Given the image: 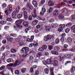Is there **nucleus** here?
Instances as JSON below:
<instances>
[{
	"instance_id": "aec40b11",
	"label": "nucleus",
	"mask_w": 75,
	"mask_h": 75,
	"mask_svg": "<svg viewBox=\"0 0 75 75\" xmlns=\"http://www.w3.org/2000/svg\"><path fill=\"white\" fill-rule=\"evenodd\" d=\"M20 6H18L16 7V13H19V11H20Z\"/></svg>"
},
{
	"instance_id": "412c9836",
	"label": "nucleus",
	"mask_w": 75,
	"mask_h": 75,
	"mask_svg": "<svg viewBox=\"0 0 75 75\" xmlns=\"http://www.w3.org/2000/svg\"><path fill=\"white\" fill-rule=\"evenodd\" d=\"M44 72L45 74H48L49 73V69L48 68H45L44 69Z\"/></svg>"
},
{
	"instance_id": "c03bdc74",
	"label": "nucleus",
	"mask_w": 75,
	"mask_h": 75,
	"mask_svg": "<svg viewBox=\"0 0 75 75\" xmlns=\"http://www.w3.org/2000/svg\"><path fill=\"white\" fill-rule=\"evenodd\" d=\"M53 49V46H52L50 45L49 46V50H52Z\"/></svg>"
},
{
	"instance_id": "7c9ffc66",
	"label": "nucleus",
	"mask_w": 75,
	"mask_h": 75,
	"mask_svg": "<svg viewBox=\"0 0 75 75\" xmlns=\"http://www.w3.org/2000/svg\"><path fill=\"white\" fill-rule=\"evenodd\" d=\"M67 40L69 42H71L72 39L71 38H68L67 39Z\"/></svg>"
},
{
	"instance_id": "774afa93",
	"label": "nucleus",
	"mask_w": 75,
	"mask_h": 75,
	"mask_svg": "<svg viewBox=\"0 0 75 75\" xmlns=\"http://www.w3.org/2000/svg\"><path fill=\"white\" fill-rule=\"evenodd\" d=\"M35 33H38L39 32L38 30H37V28L35 29Z\"/></svg>"
},
{
	"instance_id": "69168bd1",
	"label": "nucleus",
	"mask_w": 75,
	"mask_h": 75,
	"mask_svg": "<svg viewBox=\"0 0 75 75\" xmlns=\"http://www.w3.org/2000/svg\"><path fill=\"white\" fill-rule=\"evenodd\" d=\"M35 53V52H34V51L32 50L30 51L29 53V54H34Z\"/></svg>"
},
{
	"instance_id": "c85d7f7f",
	"label": "nucleus",
	"mask_w": 75,
	"mask_h": 75,
	"mask_svg": "<svg viewBox=\"0 0 75 75\" xmlns=\"http://www.w3.org/2000/svg\"><path fill=\"white\" fill-rule=\"evenodd\" d=\"M33 44V46H34L35 47H37L38 46V43L36 42H34Z\"/></svg>"
},
{
	"instance_id": "5fc2aeb1",
	"label": "nucleus",
	"mask_w": 75,
	"mask_h": 75,
	"mask_svg": "<svg viewBox=\"0 0 75 75\" xmlns=\"http://www.w3.org/2000/svg\"><path fill=\"white\" fill-rule=\"evenodd\" d=\"M62 30H63V28H58V31H59V33H61V32H62Z\"/></svg>"
},
{
	"instance_id": "72a5a7b5",
	"label": "nucleus",
	"mask_w": 75,
	"mask_h": 75,
	"mask_svg": "<svg viewBox=\"0 0 75 75\" xmlns=\"http://www.w3.org/2000/svg\"><path fill=\"white\" fill-rule=\"evenodd\" d=\"M7 40L9 42H11V41H13V38H8Z\"/></svg>"
},
{
	"instance_id": "2eb2a0df",
	"label": "nucleus",
	"mask_w": 75,
	"mask_h": 75,
	"mask_svg": "<svg viewBox=\"0 0 75 75\" xmlns=\"http://www.w3.org/2000/svg\"><path fill=\"white\" fill-rule=\"evenodd\" d=\"M75 70V67L74 66H73L71 68V69H70V72L72 74L73 73H74V71Z\"/></svg>"
},
{
	"instance_id": "2f4dec72",
	"label": "nucleus",
	"mask_w": 75,
	"mask_h": 75,
	"mask_svg": "<svg viewBox=\"0 0 75 75\" xmlns=\"http://www.w3.org/2000/svg\"><path fill=\"white\" fill-rule=\"evenodd\" d=\"M23 24L24 27H27L28 26V23L27 22H24Z\"/></svg>"
},
{
	"instance_id": "f257e3e1",
	"label": "nucleus",
	"mask_w": 75,
	"mask_h": 75,
	"mask_svg": "<svg viewBox=\"0 0 75 75\" xmlns=\"http://www.w3.org/2000/svg\"><path fill=\"white\" fill-rule=\"evenodd\" d=\"M21 62L20 60H16L15 63L13 64L11 63L10 64H8L7 66L9 67H16L17 66H18L19 65H20Z\"/></svg>"
},
{
	"instance_id": "09e8293b",
	"label": "nucleus",
	"mask_w": 75,
	"mask_h": 75,
	"mask_svg": "<svg viewBox=\"0 0 75 75\" xmlns=\"http://www.w3.org/2000/svg\"><path fill=\"white\" fill-rule=\"evenodd\" d=\"M7 42V41H6V40L4 39L2 41V43L4 44H6Z\"/></svg>"
},
{
	"instance_id": "9d476101",
	"label": "nucleus",
	"mask_w": 75,
	"mask_h": 75,
	"mask_svg": "<svg viewBox=\"0 0 75 75\" xmlns=\"http://www.w3.org/2000/svg\"><path fill=\"white\" fill-rule=\"evenodd\" d=\"M6 61L8 63H10V62H13L14 61L13 60V59L12 58H8L7 59Z\"/></svg>"
},
{
	"instance_id": "864d4df0",
	"label": "nucleus",
	"mask_w": 75,
	"mask_h": 75,
	"mask_svg": "<svg viewBox=\"0 0 75 75\" xmlns=\"http://www.w3.org/2000/svg\"><path fill=\"white\" fill-rule=\"evenodd\" d=\"M34 46L33 44V43H31L29 45V47L30 48H31V47H33Z\"/></svg>"
},
{
	"instance_id": "603ef678",
	"label": "nucleus",
	"mask_w": 75,
	"mask_h": 75,
	"mask_svg": "<svg viewBox=\"0 0 75 75\" xmlns=\"http://www.w3.org/2000/svg\"><path fill=\"white\" fill-rule=\"evenodd\" d=\"M42 63L43 64H44L45 65H46L47 64V62L45 60H43L42 61Z\"/></svg>"
},
{
	"instance_id": "f03ea898",
	"label": "nucleus",
	"mask_w": 75,
	"mask_h": 75,
	"mask_svg": "<svg viewBox=\"0 0 75 75\" xmlns=\"http://www.w3.org/2000/svg\"><path fill=\"white\" fill-rule=\"evenodd\" d=\"M28 51H29V47H23L21 51V53L24 54H27Z\"/></svg>"
},
{
	"instance_id": "a211bd4d",
	"label": "nucleus",
	"mask_w": 75,
	"mask_h": 75,
	"mask_svg": "<svg viewBox=\"0 0 75 75\" xmlns=\"http://www.w3.org/2000/svg\"><path fill=\"white\" fill-rule=\"evenodd\" d=\"M48 4L49 6H53L54 5V3L52 2L51 1H49L48 2Z\"/></svg>"
},
{
	"instance_id": "4c0bfd02",
	"label": "nucleus",
	"mask_w": 75,
	"mask_h": 75,
	"mask_svg": "<svg viewBox=\"0 0 75 75\" xmlns=\"http://www.w3.org/2000/svg\"><path fill=\"white\" fill-rule=\"evenodd\" d=\"M42 47L43 48L44 50H47V45H44L42 46Z\"/></svg>"
},
{
	"instance_id": "ddd939ff",
	"label": "nucleus",
	"mask_w": 75,
	"mask_h": 75,
	"mask_svg": "<svg viewBox=\"0 0 75 75\" xmlns=\"http://www.w3.org/2000/svg\"><path fill=\"white\" fill-rule=\"evenodd\" d=\"M32 4L34 5V6L35 7H37V2L33 0L32 1Z\"/></svg>"
},
{
	"instance_id": "473e14b6",
	"label": "nucleus",
	"mask_w": 75,
	"mask_h": 75,
	"mask_svg": "<svg viewBox=\"0 0 75 75\" xmlns=\"http://www.w3.org/2000/svg\"><path fill=\"white\" fill-rule=\"evenodd\" d=\"M9 12H11V11H12V6L11 5H9Z\"/></svg>"
},
{
	"instance_id": "6e6d98bb",
	"label": "nucleus",
	"mask_w": 75,
	"mask_h": 75,
	"mask_svg": "<svg viewBox=\"0 0 75 75\" xmlns=\"http://www.w3.org/2000/svg\"><path fill=\"white\" fill-rule=\"evenodd\" d=\"M5 21H0V23L1 24H2V25H3L4 24H5Z\"/></svg>"
},
{
	"instance_id": "0e129e2a",
	"label": "nucleus",
	"mask_w": 75,
	"mask_h": 75,
	"mask_svg": "<svg viewBox=\"0 0 75 75\" xmlns=\"http://www.w3.org/2000/svg\"><path fill=\"white\" fill-rule=\"evenodd\" d=\"M33 58H34V57H33L30 56L29 57V60L31 61V60H33Z\"/></svg>"
},
{
	"instance_id": "6e6552de",
	"label": "nucleus",
	"mask_w": 75,
	"mask_h": 75,
	"mask_svg": "<svg viewBox=\"0 0 75 75\" xmlns=\"http://www.w3.org/2000/svg\"><path fill=\"white\" fill-rule=\"evenodd\" d=\"M74 56V54H67V57H66L67 59H71V58L72 57V56Z\"/></svg>"
},
{
	"instance_id": "393cba45",
	"label": "nucleus",
	"mask_w": 75,
	"mask_h": 75,
	"mask_svg": "<svg viewBox=\"0 0 75 75\" xmlns=\"http://www.w3.org/2000/svg\"><path fill=\"white\" fill-rule=\"evenodd\" d=\"M44 49L42 47H40L38 49V51H40L41 52H42L43 51H44Z\"/></svg>"
},
{
	"instance_id": "0eeeda50",
	"label": "nucleus",
	"mask_w": 75,
	"mask_h": 75,
	"mask_svg": "<svg viewBox=\"0 0 75 75\" xmlns=\"http://www.w3.org/2000/svg\"><path fill=\"white\" fill-rule=\"evenodd\" d=\"M52 58H51L50 59H48L46 60V62L47 65H51L52 64Z\"/></svg>"
},
{
	"instance_id": "dca6fc26",
	"label": "nucleus",
	"mask_w": 75,
	"mask_h": 75,
	"mask_svg": "<svg viewBox=\"0 0 75 75\" xmlns=\"http://www.w3.org/2000/svg\"><path fill=\"white\" fill-rule=\"evenodd\" d=\"M42 53L41 52H39L38 53L36 54V57H37L40 58L42 56Z\"/></svg>"
},
{
	"instance_id": "423d86ee",
	"label": "nucleus",
	"mask_w": 75,
	"mask_h": 75,
	"mask_svg": "<svg viewBox=\"0 0 75 75\" xmlns=\"http://www.w3.org/2000/svg\"><path fill=\"white\" fill-rule=\"evenodd\" d=\"M65 58H67V56L65 55H64L62 58L61 56L57 57V59L60 62H62L64 61L65 59Z\"/></svg>"
},
{
	"instance_id": "3c124183",
	"label": "nucleus",
	"mask_w": 75,
	"mask_h": 75,
	"mask_svg": "<svg viewBox=\"0 0 75 75\" xmlns=\"http://www.w3.org/2000/svg\"><path fill=\"white\" fill-rule=\"evenodd\" d=\"M28 19L29 20H30V21H31L33 20V18L32 17V16H29L28 17Z\"/></svg>"
},
{
	"instance_id": "1a4fd4ad",
	"label": "nucleus",
	"mask_w": 75,
	"mask_h": 75,
	"mask_svg": "<svg viewBox=\"0 0 75 75\" xmlns=\"http://www.w3.org/2000/svg\"><path fill=\"white\" fill-rule=\"evenodd\" d=\"M59 64V61L57 60H56L54 62V67H57Z\"/></svg>"
},
{
	"instance_id": "39448f33",
	"label": "nucleus",
	"mask_w": 75,
	"mask_h": 75,
	"mask_svg": "<svg viewBox=\"0 0 75 75\" xmlns=\"http://www.w3.org/2000/svg\"><path fill=\"white\" fill-rule=\"evenodd\" d=\"M52 38V36L50 35H48L47 36L44 37V40L45 42H48Z\"/></svg>"
},
{
	"instance_id": "ea45409f",
	"label": "nucleus",
	"mask_w": 75,
	"mask_h": 75,
	"mask_svg": "<svg viewBox=\"0 0 75 75\" xmlns=\"http://www.w3.org/2000/svg\"><path fill=\"white\" fill-rule=\"evenodd\" d=\"M7 6V4L5 3H4L2 4L1 6L3 7V8H5Z\"/></svg>"
},
{
	"instance_id": "49530a36",
	"label": "nucleus",
	"mask_w": 75,
	"mask_h": 75,
	"mask_svg": "<svg viewBox=\"0 0 75 75\" xmlns=\"http://www.w3.org/2000/svg\"><path fill=\"white\" fill-rule=\"evenodd\" d=\"M26 7L27 8H30V4L28 2L26 4Z\"/></svg>"
},
{
	"instance_id": "bb28decb",
	"label": "nucleus",
	"mask_w": 75,
	"mask_h": 75,
	"mask_svg": "<svg viewBox=\"0 0 75 75\" xmlns=\"http://www.w3.org/2000/svg\"><path fill=\"white\" fill-rule=\"evenodd\" d=\"M59 26L61 28H64L65 27V24H63V25L60 24Z\"/></svg>"
},
{
	"instance_id": "f8f14e48",
	"label": "nucleus",
	"mask_w": 75,
	"mask_h": 75,
	"mask_svg": "<svg viewBox=\"0 0 75 75\" xmlns=\"http://www.w3.org/2000/svg\"><path fill=\"white\" fill-rule=\"evenodd\" d=\"M57 26H58V24H57V23H52L51 24V27L52 28H55L57 27Z\"/></svg>"
},
{
	"instance_id": "7ed1b4c3",
	"label": "nucleus",
	"mask_w": 75,
	"mask_h": 75,
	"mask_svg": "<svg viewBox=\"0 0 75 75\" xmlns=\"http://www.w3.org/2000/svg\"><path fill=\"white\" fill-rule=\"evenodd\" d=\"M22 23H23V21L21 20H19L16 21L15 24L16 25L17 28H23V26H20V25Z\"/></svg>"
},
{
	"instance_id": "b1692460",
	"label": "nucleus",
	"mask_w": 75,
	"mask_h": 75,
	"mask_svg": "<svg viewBox=\"0 0 75 75\" xmlns=\"http://www.w3.org/2000/svg\"><path fill=\"white\" fill-rule=\"evenodd\" d=\"M15 75H20V72L18 70H16L15 71Z\"/></svg>"
},
{
	"instance_id": "f704fd0d",
	"label": "nucleus",
	"mask_w": 75,
	"mask_h": 75,
	"mask_svg": "<svg viewBox=\"0 0 75 75\" xmlns=\"http://www.w3.org/2000/svg\"><path fill=\"white\" fill-rule=\"evenodd\" d=\"M23 17V15L22 14H18L17 15V17L18 18L20 19V18H21Z\"/></svg>"
},
{
	"instance_id": "a18cd8bd",
	"label": "nucleus",
	"mask_w": 75,
	"mask_h": 75,
	"mask_svg": "<svg viewBox=\"0 0 75 75\" xmlns=\"http://www.w3.org/2000/svg\"><path fill=\"white\" fill-rule=\"evenodd\" d=\"M55 42L57 44L59 42V39H56L55 40Z\"/></svg>"
},
{
	"instance_id": "c756f323",
	"label": "nucleus",
	"mask_w": 75,
	"mask_h": 75,
	"mask_svg": "<svg viewBox=\"0 0 75 75\" xmlns=\"http://www.w3.org/2000/svg\"><path fill=\"white\" fill-rule=\"evenodd\" d=\"M12 16H13V17H14L16 16V13L15 11H14L13 12L12 14Z\"/></svg>"
},
{
	"instance_id": "680f3d73",
	"label": "nucleus",
	"mask_w": 75,
	"mask_h": 75,
	"mask_svg": "<svg viewBox=\"0 0 75 75\" xmlns=\"http://www.w3.org/2000/svg\"><path fill=\"white\" fill-rule=\"evenodd\" d=\"M67 47H68V45H64V49H65V50H67Z\"/></svg>"
},
{
	"instance_id": "cd10ccee",
	"label": "nucleus",
	"mask_w": 75,
	"mask_h": 75,
	"mask_svg": "<svg viewBox=\"0 0 75 75\" xmlns=\"http://www.w3.org/2000/svg\"><path fill=\"white\" fill-rule=\"evenodd\" d=\"M37 23H38V20H36L35 21H33L32 22V24L33 25H37Z\"/></svg>"
},
{
	"instance_id": "9b49d317",
	"label": "nucleus",
	"mask_w": 75,
	"mask_h": 75,
	"mask_svg": "<svg viewBox=\"0 0 75 75\" xmlns=\"http://www.w3.org/2000/svg\"><path fill=\"white\" fill-rule=\"evenodd\" d=\"M31 15L33 18H36V17H37V13L35 12H32L31 13Z\"/></svg>"
},
{
	"instance_id": "8fccbe9b",
	"label": "nucleus",
	"mask_w": 75,
	"mask_h": 75,
	"mask_svg": "<svg viewBox=\"0 0 75 75\" xmlns=\"http://www.w3.org/2000/svg\"><path fill=\"white\" fill-rule=\"evenodd\" d=\"M6 21H12L13 20H12L11 18H8L6 19Z\"/></svg>"
},
{
	"instance_id": "4468645a",
	"label": "nucleus",
	"mask_w": 75,
	"mask_h": 75,
	"mask_svg": "<svg viewBox=\"0 0 75 75\" xmlns=\"http://www.w3.org/2000/svg\"><path fill=\"white\" fill-rule=\"evenodd\" d=\"M58 14V11L57 10H56L53 11V15L54 16H57Z\"/></svg>"
},
{
	"instance_id": "13d9d810",
	"label": "nucleus",
	"mask_w": 75,
	"mask_h": 75,
	"mask_svg": "<svg viewBox=\"0 0 75 75\" xmlns=\"http://www.w3.org/2000/svg\"><path fill=\"white\" fill-rule=\"evenodd\" d=\"M23 14H24V16H25L27 15V12L26 11H23Z\"/></svg>"
},
{
	"instance_id": "5701e85b",
	"label": "nucleus",
	"mask_w": 75,
	"mask_h": 75,
	"mask_svg": "<svg viewBox=\"0 0 75 75\" xmlns=\"http://www.w3.org/2000/svg\"><path fill=\"white\" fill-rule=\"evenodd\" d=\"M26 70L27 69H26V68H23L21 69V72H22V73H23L26 72Z\"/></svg>"
},
{
	"instance_id": "338daca9",
	"label": "nucleus",
	"mask_w": 75,
	"mask_h": 75,
	"mask_svg": "<svg viewBox=\"0 0 75 75\" xmlns=\"http://www.w3.org/2000/svg\"><path fill=\"white\" fill-rule=\"evenodd\" d=\"M45 1V0H41L40 2L41 4H44Z\"/></svg>"
},
{
	"instance_id": "a878e982",
	"label": "nucleus",
	"mask_w": 75,
	"mask_h": 75,
	"mask_svg": "<svg viewBox=\"0 0 75 75\" xmlns=\"http://www.w3.org/2000/svg\"><path fill=\"white\" fill-rule=\"evenodd\" d=\"M11 51L12 53H15V52H16L17 50L15 49L12 48L11 50Z\"/></svg>"
},
{
	"instance_id": "e2e57ef3",
	"label": "nucleus",
	"mask_w": 75,
	"mask_h": 75,
	"mask_svg": "<svg viewBox=\"0 0 75 75\" xmlns=\"http://www.w3.org/2000/svg\"><path fill=\"white\" fill-rule=\"evenodd\" d=\"M72 25V23H69L68 24H67L66 25V26L67 27H68V26H69L70 25Z\"/></svg>"
},
{
	"instance_id": "4be33fe9",
	"label": "nucleus",
	"mask_w": 75,
	"mask_h": 75,
	"mask_svg": "<svg viewBox=\"0 0 75 75\" xmlns=\"http://www.w3.org/2000/svg\"><path fill=\"white\" fill-rule=\"evenodd\" d=\"M60 41L62 42V43L63 44L64 42H65V39L64 37H62L60 39Z\"/></svg>"
},
{
	"instance_id": "e433bc0d",
	"label": "nucleus",
	"mask_w": 75,
	"mask_h": 75,
	"mask_svg": "<svg viewBox=\"0 0 75 75\" xmlns=\"http://www.w3.org/2000/svg\"><path fill=\"white\" fill-rule=\"evenodd\" d=\"M10 36H11L12 37H17V35L15 34H13L11 33L10 34Z\"/></svg>"
},
{
	"instance_id": "f3484780",
	"label": "nucleus",
	"mask_w": 75,
	"mask_h": 75,
	"mask_svg": "<svg viewBox=\"0 0 75 75\" xmlns=\"http://www.w3.org/2000/svg\"><path fill=\"white\" fill-rule=\"evenodd\" d=\"M54 68L52 67H51L50 68V74L51 75H54V72H53V69Z\"/></svg>"
},
{
	"instance_id": "052dcab7",
	"label": "nucleus",
	"mask_w": 75,
	"mask_h": 75,
	"mask_svg": "<svg viewBox=\"0 0 75 75\" xmlns=\"http://www.w3.org/2000/svg\"><path fill=\"white\" fill-rule=\"evenodd\" d=\"M22 38V37L21 35H19L18 37V38L16 39V40H20V39H21Z\"/></svg>"
},
{
	"instance_id": "58836bf2",
	"label": "nucleus",
	"mask_w": 75,
	"mask_h": 75,
	"mask_svg": "<svg viewBox=\"0 0 75 75\" xmlns=\"http://www.w3.org/2000/svg\"><path fill=\"white\" fill-rule=\"evenodd\" d=\"M71 64V62L69 61L66 62L65 63V65H67V64Z\"/></svg>"
},
{
	"instance_id": "79ce46f5",
	"label": "nucleus",
	"mask_w": 75,
	"mask_h": 75,
	"mask_svg": "<svg viewBox=\"0 0 75 75\" xmlns=\"http://www.w3.org/2000/svg\"><path fill=\"white\" fill-rule=\"evenodd\" d=\"M5 69V66H2L0 67V71H2V69Z\"/></svg>"
},
{
	"instance_id": "6ab92c4d",
	"label": "nucleus",
	"mask_w": 75,
	"mask_h": 75,
	"mask_svg": "<svg viewBox=\"0 0 75 75\" xmlns=\"http://www.w3.org/2000/svg\"><path fill=\"white\" fill-rule=\"evenodd\" d=\"M6 56H7V53H6L3 54V56L1 57V59H4Z\"/></svg>"
},
{
	"instance_id": "bf43d9fd",
	"label": "nucleus",
	"mask_w": 75,
	"mask_h": 75,
	"mask_svg": "<svg viewBox=\"0 0 75 75\" xmlns=\"http://www.w3.org/2000/svg\"><path fill=\"white\" fill-rule=\"evenodd\" d=\"M24 17L25 19V20H27V19L28 18V15H24Z\"/></svg>"
},
{
	"instance_id": "20e7f679",
	"label": "nucleus",
	"mask_w": 75,
	"mask_h": 75,
	"mask_svg": "<svg viewBox=\"0 0 75 75\" xmlns=\"http://www.w3.org/2000/svg\"><path fill=\"white\" fill-rule=\"evenodd\" d=\"M60 49L59 47L57 46H55L54 48V51H52V54L54 55H58V52L57 51H58Z\"/></svg>"
},
{
	"instance_id": "de8ad7c7",
	"label": "nucleus",
	"mask_w": 75,
	"mask_h": 75,
	"mask_svg": "<svg viewBox=\"0 0 75 75\" xmlns=\"http://www.w3.org/2000/svg\"><path fill=\"white\" fill-rule=\"evenodd\" d=\"M5 48H6V47H5V46H2L1 48V51H3L4 50V49H5Z\"/></svg>"
},
{
	"instance_id": "4d7b16f0",
	"label": "nucleus",
	"mask_w": 75,
	"mask_h": 75,
	"mask_svg": "<svg viewBox=\"0 0 75 75\" xmlns=\"http://www.w3.org/2000/svg\"><path fill=\"white\" fill-rule=\"evenodd\" d=\"M42 11L45 13L46 11V9L44 8H42Z\"/></svg>"
},
{
	"instance_id": "c9c22d12",
	"label": "nucleus",
	"mask_w": 75,
	"mask_h": 75,
	"mask_svg": "<svg viewBox=\"0 0 75 75\" xmlns=\"http://www.w3.org/2000/svg\"><path fill=\"white\" fill-rule=\"evenodd\" d=\"M38 20H43V21H44V18H43L42 17H41L40 16H38Z\"/></svg>"
},
{
	"instance_id": "a19ab883",
	"label": "nucleus",
	"mask_w": 75,
	"mask_h": 75,
	"mask_svg": "<svg viewBox=\"0 0 75 75\" xmlns=\"http://www.w3.org/2000/svg\"><path fill=\"white\" fill-rule=\"evenodd\" d=\"M26 41H28V42H32L33 40L30 38H27L26 40Z\"/></svg>"
},
{
	"instance_id": "37998d69",
	"label": "nucleus",
	"mask_w": 75,
	"mask_h": 75,
	"mask_svg": "<svg viewBox=\"0 0 75 75\" xmlns=\"http://www.w3.org/2000/svg\"><path fill=\"white\" fill-rule=\"evenodd\" d=\"M69 31H70V29L69 28H66V30H65V32L66 33H68L69 32Z\"/></svg>"
}]
</instances>
